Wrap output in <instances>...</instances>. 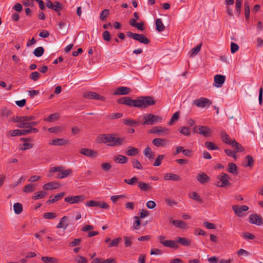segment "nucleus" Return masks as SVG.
Wrapping results in <instances>:
<instances>
[{
  "instance_id": "27",
  "label": "nucleus",
  "mask_w": 263,
  "mask_h": 263,
  "mask_svg": "<svg viewBox=\"0 0 263 263\" xmlns=\"http://www.w3.org/2000/svg\"><path fill=\"white\" fill-rule=\"evenodd\" d=\"M65 195L64 192L60 193L56 195L54 197H52L51 196L50 197L49 199L47 201V203H52L57 201L61 199Z\"/></svg>"
},
{
  "instance_id": "29",
  "label": "nucleus",
  "mask_w": 263,
  "mask_h": 263,
  "mask_svg": "<svg viewBox=\"0 0 263 263\" xmlns=\"http://www.w3.org/2000/svg\"><path fill=\"white\" fill-rule=\"evenodd\" d=\"M143 154L147 158L150 160H153L154 158V152L149 146L146 147L144 149Z\"/></svg>"
},
{
  "instance_id": "8",
  "label": "nucleus",
  "mask_w": 263,
  "mask_h": 263,
  "mask_svg": "<svg viewBox=\"0 0 263 263\" xmlns=\"http://www.w3.org/2000/svg\"><path fill=\"white\" fill-rule=\"evenodd\" d=\"M85 199L84 195L69 196L65 198V202L70 204H79L83 202Z\"/></svg>"
},
{
  "instance_id": "42",
  "label": "nucleus",
  "mask_w": 263,
  "mask_h": 263,
  "mask_svg": "<svg viewBox=\"0 0 263 263\" xmlns=\"http://www.w3.org/2000/svg\"><path fill=\"white\" fill-rule=\"evenodd\" d=\"M205 146L210 151L212 150H217L219 149V147L216 145L214 143L210 141H207L205 143Z\"/></svg>"
},
{
  "instance_id": "16",
  "label": "nucleus",
  "mask_w": 263,
  "mask_h": 263,
  "mask_svg": "<svg viewBox=\"0 0 263 263\" xmlns=\"http://www.w3.org/2000/svg\"><path fill=\"white\" fill-rule=\"evenodd\" d=\"M232 209L235 212V213L239 217L242 216L243 212L247 211L249 210V207L247 205H243L239 206L238 205H233Z\"/></svg>"
},
{
  "instance_id": "39",
  "label": "nucleus",
  "mask_w": 263,
  "mask_h": 263,
  "mask_svg": "<svg viewBox=\"0 0 263 263\" xmlns=\"http://www.w3.org/2000/svg\"><path fill=\"white\" fill-rule=\"evenodd\" d=\"M46 194L47 193L45 191H41L37 192L34 194L33 196H32V198L34 200L41 199L43 198L45 195H46Z\"/></svg>"
},
{
  "instance_id": "49",
  "label": "nucleus",
  "mask_w": 263,
  "mask_h": 263,
  "mask_svg": "<svg viewBox=\"0 0 263 263\" xmlns=\"http://www.w3.org/2000/svg\"><path fill=\"white\" fill-rule=\"evenodd\" d=\"M164 158V155H159L158 157L156 159L154 163H153V165L155 166H158L161 165L162 161L163 160Z\"/></svg>"
},
{
  "instance_id": "13",
  "label": "nucleus",
  "mask_w": 263,
  "mask_h": 263,
  "mask_svg": "<svg viewBox=\"0 0 263 263\" xmlns=\"http://www.w3.org/2000/svg\"><path fill=\"white\" fill-rule=\"evenodd\" d=\"M83 97L87 99H92L95 100H98L102 101H105V98L103 96H100L97 93L88 91L83 94Z\"/></svg>"
},
{
  "instance_id": "59",
  "label": "nucleus",
  "mask_w": 263,
  "mask_h": 263,
  "mask_svg": "<svg viewBox=\"0 0 263 263\" xmlns=\"http://www.w3.org/2000/svg\"><path fill=\"white\" fill-rule=\"evenodd\" d=\"M57 215L55 213L47 212L44 214V217L47 219H53L55 218Z\"/></svg>"
},
{
  "instance_id": "7",
  "label": "nucleus",
  "mask_w": 263,
  "mask_h": 263,
  "mask_svg": "<svg viewBox=\"0 0 263 263\" xmlns=\"http://www.w3.org/2000/svg\"><path fill=\"white\" fill-rule=\"evenodd\" d=\"M39 130L36 128H30L25 129H15L9 132L11 136L26 135L29 133H36Z\"/></svg>"
},
{
  "instance_id": "3",
  "label": "nucleus",
  "mask_w": 263,
  "mask_h": 263,
  "mask_svg": "<svg viewBox=\"0 0 263 263\" xmlns=\"http://www.w3.org/2000/svg\"><path fill=\"white\" fill-rule=\"evenodd\" d=\"M54 172H59L56 177L58 179H62L71 175L72 174V170L71 169L64 170L63 166H54L50 168V172L48 176L51 177L52 176L51 173Z\"/></svg>"
},
{
  "instance_id": "62",
  "label": "nucleus",
  "mask_w": 263,
  "mask_h": 263,
  "mask_svg": "<svg viewBox=\"0 0 263 263\" xmlns=\"http://www.w3.org/2000/svg\"><path fill=\"white\" fill-rule=\"evenodd\" d=\"M126 196L124 195H115L112 196L110 197V199L114 203H115L118 201L120 199L124 198Z\"/></svg>"
},
{
  "instance_id": "32",
  "label": "nucleus",
  "mask_w": 263,
  "mask_h": 263,
  "mask_svg": "<svg viewBox=\"0 0 263 263\" xmlns=\"http://www.w3.org/2000/svg\"><path fill=\"white\" fill-rule=\"evenodd\" d=\"M173 224L177 228L179 229H186L187 226L185 222L180 220H173Z\"/></svg>"
},
{
  "instance_id": "33",
  "label": "nucleus",
  "mask_w": 263,
  "mask_h": 263,
  "mask_svg": "<svg viewBox=\"0 0 263 263\" xmlns=\"http://www.w3.org/2000/svg\"><path fill=\"white\" fill-rule=\"evenodd\" d=\"M156 30L159 32L163 31L165 27L160 18H157L155 21Z\"/></svg>"
},
{
  "instance_id": "15",
  "label": "nucleus",
  "mask_w": 263,
  "mask_h": 263,
  "mask_svg": "<svg viewBox=\"0 0 263 263\" xmlns=\"http://www.w3.org/2000/svg\"><path fill=\"white\" fill-rule=\"evenodd\" d=\"M249 222L252 224L260 226L262 224V219L259 215L252 214L249 216Z\"/></svg>"
},
{
  "instance_id": "1",
  "label": "nucleus",
  "mask_w": 263,
  "mask_h": 263,
  "mask_svg": "<svg viewBox=\"0 0 263 263\" xmlns=\"http://www.w3.org/2000/svg\"><path fill=\"white\" fill-rule=\"evenodd\" d=\"M117 102L120 104L126 105L129 107H135L142 109L147 108L156 104V101L153 97L144 96L138 97L133 100L129 97H124L119 99Z\"/></svg>"
},
{
  "instance_id": "20",
  "label": "nucleus",
  "mask_w": 263,
  "mask_h": 263,
  "mask_svg": "<svg viewBox=\"0 0 263 263\" xmlns=\"http://www.w3.org/2000/svg\"><path fill=\"white\" fill-rule=\"evenodd\" d=\"M68 217L67 216H64L61 218L60 222L57 224V228L60 229L63 228L64 230L66 229L68 226Z\"/></svg>"
},
{
  "instance_id": "35",
  "label": "nucleus",
  "mask_w": 263,
  "mask_h": 263,
  "mask_svg": "<svg viewBox=\"0 0 263 263\" xmlns=\"http://www.w3.org/2000/svg\"><path fill=\"white\" fill-rule=\"evenodd\" d=\"M229 172L234 174L237 175V167L234 163H229L228 167Z\"/></svg>"
},
{
  "instance_id": "34",
  "label": "nucleus",
  "mask_w": 263,
  "mask_h": 263,
  "mask_svg": "<svg viewBox=\"0 0 263 263\" xmlns=\"http://www.w3.org/2000/svg\"><path fill=\"white\" fill-rule=\"evenodd\" d=\"M220 136L222 141L227 144H231L232 141L231 140L229 136L224 132L222 131L220 133Z\"/></svg>"
},
{
  "instance_id": "43",
  "label": "nucleus",
  "mask_w": 263,
  "mask_h": 263,
  "mask_svg": "<svg viewBox=\"0 0 263 263\" xmlns=\"http://www.w3.org/2000/svg\"><path fill=\"white\" fill-rule=\"evenodd\" d=\"M246 160L247 161V163L246 164H244L243 166L245 167H253L254 165V159L252 156L250 155L247 156L246 157Z\"/></svg>"
},
{
  "instance_id": "14",
  "label": "nucleus",
  "mask_w": 263,
  "mask_h": 263,
  "mask_svg": "<svg viewBox=\"0 0 263 263\" xmlns=\"http://www.w3.org/2000/svg\"><path fill=\"white\" fill-rule=\"evenodd\" d=\"M132 91L130 88L124 86L118 87L114 92L115 96L126 95L129 94Z\"/></svg>"
},
{
  "instance_id": "54",
  "label": "nucleus",
  "mask_w": 263,
  "mask_h": 263,
  "mask_svg": "<svg viewBox=\"0 0 263 263\" xmlns=\"http://www.w3.org/2000/svg\"><path fill=\"white\" fill-rule=\"evenodd\" d=\"M123 123L125 125L135 126L138 124V122L133 119H126L124 120Z\"/></svg>"
},
{
  "instance_id": "55",
  "label": "nucleus",
  "mask_w": 263,
  "mask_h": 263,
  "mask_svg": "<svg viewBox=\"0 0 263 263\" xmlns=\"http://www.w3.org/2000/svg\"><path fill=\"white\" fill-rule=\"evenodd\" d=\"M132 164L134 168L138 169V170H142L143 167L142 166L140 162L137 160V159H133L132 161Z\"/></svg>"
},
{
  "instance_id": "22",
  "label": "nucleus",
  "mask_w": 263,
  "mask_h": 263,
  "mask_svg": "<svg viewBox=\"0 0 263 263\" xmlns=\"http://www.w3.org/2000/svg\"><path fill=\"white\" fill-rule=\"evenodd\" d=\"M176 241L178 242V243H180L181 245L185 247L191 246L192 242L191 239L187 238L181 237H178L177 238Z\"/></svg>"
},
{
  "instance_id": "38",
  "label": "nucleus",
  "mask_w": 263,
  "mask_h": 263,
  "mask_svg": "<svg viewBox=\"0 0 263 263\" xmlns=\"http://www.w3.org/2000/svg\"><path fill=\"white\" fill-rule=\"evenodd\" d=\"M178 130L181 134L185 136H190L191 135V130L186 126L181 127Z\"/></svg>"
},
{
  "instance_id": "48",
  "label": "nucleus",
  "mask_w": 263,
  "mask_h": 263,
  "mask_svg": "<svg viewBox=\"0 0 263 263\" xmlns=\"http://www.w3.org/2000/svg\"><path fill=\"white\" fill-rule=\"evenodd\" d=\"M124 182L128 184L133 185L138 182V178L134 176L130 179H125L124 180Z\"/></svg>"
},
{
  "instance_id": "31",
  "label": "nucleus",
  "mask_w": 263,
  "mask_h": 263,
  "mask_svg": "<svg viewBox=\"0 0 263 263\" xmlns=\"http://www.w3.org/2000/svg\"><path fill=\"white\" fill-rule=\"evenodd\" d=\"M164 179L165 180H172L173 181H179L180 180V177L172 173H166L164 175Z\"/></svg>"
},
{
  "instance_id": "63",
  "label": "nucleus",
  "mask_w": 263,
  "mask_h": 263,
  "mask_svg": "<svg viewBox=\"0 0 263 263\" xmlns=\"http://www.w3.org/2000/svg\"><path fill=\"white\" fill-rule=\"evenodd\" d=\"M241 3L242 0H236V11L238 15L240 13Z\"/></svg>"
},
{
  "instance_id": "52",
  "label": "nucleus",
  "mask_w": 263,
  "mask_h": 263,
  "mask_svg": "<svg viewBox=\"0 0 263 263\" xmlns=\"http://www.w3.org/2000/svg\"><path fill=\"white\" fill-rule=\"evenodd\" d=\"M109 14L108 9H104L103 10L100 15V18L102 21H105L106 20L107 17L108 16Z\"/></svg>"
},
{
  "instance_id": "21",
  "label": "nucleus",
  "mask_w": 263,
  "mask_h": 263,
  "mask_svg": "<svg viewBox=\"0 0 263 263\" xmlns=\"http://www.w3.org/2000/svg\"><path fill=\"white\" fill-rule=\"evenodd\" d=\"M196 179L201 184H204L210 180V177L203 172L199 174L197 176Z\"/></svg>"
},
{
  "instance_id": "17",
  "label": "nucleus",
  "mask_w": 263,
  "mask_h": 263,
  "mask_svg": "<svg viewBox=\"0 0 263 263\" xmlns=\"http://www.w3.org/2000/svg\"><path fill=\"white\" fill-rule=\"evenodd\" d=\"M80 152L81 154L88 157H96L98 155L97 152L86 148H82Z\"/></svg>"
},
{
  "instance_id": "19",
  "label": "nucleus",
  "mask_w": 263,
  "mask_h": 263,
  "mask_svg": "<svg viewBox=\"0 0 263 263\" xmlns=\"http://www.w3.org/2000/svg\"><path fill=\"white\" fill-rule=\"evenodd\" d=\"M168 141L164 138H155L152 140V143L157 147H163L167 145Z\"/></svg>"
},
{
  "instance_id": "47",
  "label": "nucleus",
  "mask_w": 263,
  "mask_h": 263,
  "mask_svg": "<svg viewBox=\"0 0 263 263\" xmlns=\"http://www.w3.org/2000/svg\"><path fill=\"white\" fill-rule=\"evenodd\" d=\"M121 240V237H118L117 238H115V239L112 240L110 242V243H109L108 244V247L111 248V247H117L119 245Z\"/></svg>"
},
{
  "instance_id": "12",
  "label": "nucleus",
  "mask_w": 263,
  "mask_h": 263,
  "mask_svg": "<svg viewBox=\"0 0 263 263\" xmlns=\"http://www.w3.org/2000/svg\"><path fill=\"white\" fill-rule=\"evenodd\" d=\"M149 134H158L159 136H164L168 134V129L162 126H155L147 132Z\"/></svg>"
},
{
  "instance_id": "30",
  "label": "nucleus",
  "mask_w": 263,
  "mask_h": 263,
  "mask_svg": "<svg viewBox=\"0 0 263 263\" xmlns=\"http://www.w3.org/2000/svg\"><path fill=\"white\" fill-rule=\"evenodd\" d=\"M139 188L142 191H147L152 189V187L148 183L140 181L138 182Z\"/></svg>"
},
{
  "instance_id": "57",
  "label": "nucleus",
  "mask_w": 263,
  "mask_h": 263,
  "mask_svg": "<svg viewBox=\"0 0 263 263\" xmlns=\"http://www.w3.org/2000/svg\"><path fill=\"white\" fill-rule=\"evenodd\" d=\"M59 118L58 114H53L50 115L48 118L45 119L44 120L47 122H52L57 120Z\"/></svg>"
},
{
  "instance_id": "25",
  "label": "nucleus",
  "mask_w": 263,
  "mask_h": 263,
  "mask_svg": "<svg viewBox=\"0 0 263 263\" xmlns=\"http://www.w3.org/2000/svg\"><path fill=\"white\" fill-rule=\"evenodd\" d=\"M114 160L119 163L125 164L127 163L128 158L125 156L118 155L114 157Z\"/></svg>"
},
{
  "instance_id": "61",
  "label": "nucleus",
  "mask_w": 263,
  "mask_h": 263,
  "mask_svg": "<svg viewBox=\"0 0 263 263\" xmlns=\"http://www.w3.org/2000/svg\"><path fill=\"white\" fill-rule=\"evenodd\" d=\"M86 206H98L99 202L95 200H90L85 203Z\"/></svg>"
},
{
  "instance_id": "11",
  "label": "nucleus",
  "mask_w": 263,
  "mask_h": 263,
  "mask_svg": "<svg viewBox=\"0 0 263 263\" xmlns=\"http://www.w3.org/2000/svg\"><path fill=\"white\" fill-rule=\"evenodd\" d=\"M217 179L220 180L221 184H219V182H217V183H215V185L217 186L223 187L229 186L230 184V182L229 181V177L226 173H223L222 175L218 176Z\"/></svg>"
},
{
  "instance_id": "2",
  "label": "nucleus",
  "mask_w": 263,
  "mask_h": 263,
  "mask_svg": "<svg viewBox=\"0 0 263 263\" xmlns=\"http://www.w3.org/2000/svg\"><path fill=\"white\" fill-rule=\"evenodd\" d=\"M97 142L104 143L111 147L120 146L125 142L124 137H116L113 134H100L97 138Z\"/></svg>"
},
{
  "instance_id": "46",
  "label": "nucleus",
  "mask_w": 263,
  "mask_h": 263,
  "mask_svg": "<svg viewBox=\"0 0 263 263\" xmlns=\"http://www.w3.org/2000/svg\"><path fill=\"white\" fill-rule=\"evenodd\" d=\"M44 52V49L43 47H39L34 49L33 54L37 57H41Z\"/></svg>"
},
{
  "instance_id": "45",
  "label": "nucleus",
  "mask_w": 263,
  "mask_h": 263,
  "mask_svg": "<svg viewBox=\"0 0 263 263\" xmlns=\"http://www.w3.org/2000/svg\"><path fill=\"white\" fill-rule=\"evenodd\" d=\"M123 116L122 113H112L107 116L106 118L108 120H114L120 118Z\"/></svg>"
},
{
  "instance_id": "4",
  "label": "nucleus",
  "mask_w": 263,
  "mask_h": 263,
  "mask_svg": "<svg viewBox=\"0 0 263 263\" xmlns=\"http://www.w3.org/2000/svg\"><path fill=\"white\" fill-rule=\"evenodd\" d=\"M144 121L142 123L143 125H154L157 122L161 121V117L153 115L152 114H145L143 118Z\"/></svg>"
},
{
  "instance_id": "6",
  "label": "nucleus",
  "mask_w": 263,
  "mask_h": 263,
  "mask_svg": "<svg viewBox=\"0 0 263 263\" xmlns=\"http://www.w3.org/2000/svg\"><path fill=\"white\" fill-rule=\"evenodd\" d=\"M194 133H198L205 137H209L211 136L212 130L208 126L202 125L195 126L193 128Z\"/></svg>"
},
{
  "instance_id": "26",
  "label": "nucleus",
  "mask_w": 263,
  "mask_h": 263,
  "mask_svg": "<svg viewBox=\"0 0 263 263\" xmlns=\"http://www.w3.org/2000/svg\"><path fill=\"white\" fill-rule=\"evenodd\" d=\"M164 243V246L166 247H170L175 250L179 248V245L176 240H167L165 241Z\"/></svg>"
},
{
  "instance_id": "36",
  "label": "nucleus",
  "mask_w": 263,
  "mask_h": 263,
  "mask_svg": "<svg viewBox=\"0 0 263 263\" xmlns=\"http://www.w3.org/2000/svg\"><path fill=\"white\" fill-rule=\"evenodd\" d=\"M232 146L236 150V152H242L244 151L243 147L239 143L237 142L235 140H233L231 143Z\"/></svg>"
},
{
  "instance_id": "58",
  "label": "nucleus",
  "mask_w": 263,
  "mask_h": 263,
  "mask_svg": "<svg viewBox=\"0 0 263 263\" xmlns=\"http://www.w3.org/2000/svg\"><path fill=\"white\" fill-rule=\"evenodd\" d=\"M179 112H176L174 113L171 119V121L168 123V125H172L173 124V122L179 119Z\"/></svg>"
},
{
  "instance_id": "24",
  "label": "nucleus",
  "mask_w": 263,
  "mask_h": 263,
  "mask_svg": "<svg viewBox=\"0 0 263 263\" xmlns=\"http://www.w3.org/2000/svg\"><path fill=\"white\" fill-rule=\"evenodd\" d=\"M68 143V141L64 139H55L53 140L49 144L53 145H63Z\"/></svg>"
},
{
  "instance_id": "10",
  "label": "nucleus",
  "mask_w": 263,
  "mask_h": 263,
  "mask_svg": "<svg viewBox=\"0 0 263 263\" xmlns=\"http://www.w3.org/2000/svg\"><path fill=\"white\" fill-rule=\"evenodd\" d=\"M193 104L199 108H204L210 106L212 104V102L208 98L201 97L195 100Z\"/></svg>"
},
{
  "instance_id": "64",
  "label": "nucleus",
  "mask_w": 263,
  "mask_h": 263,
  "mask_svg": "<svg viewBox=\"0 0 263 263\" xmlns=\"http://www.w3.org/2000/svg\"><path fill=\"white\" fill-rule=\"evenodd\" d=\"M239 49V46L237 44L234 42H232L231 44V51L232 53H235Z\"/></svg>"
},
{
  "instance_id": "40",
  "label": "nucleus",
  "mask_w": 263,
  "mask_h": 263,
  "mask_svg": "<svg viewBox=\"0 0 263 263\" xmlns=\"http://www.w3.org/2000/svg\"><path fill=\"white\" fill-rule=\"evenodd\" d=\"M134 222L133 224V229L134 230H139L140 228V226L141 224L140 218L138 216H135L134 217Z\"/></svg>"
},
{
  "instance_id": "23",
  "label": "nucleus",
  "mask_w": 263,
  "mask_h": 263,
  "mask_svg": "<svg viewBox=\"0 0 263 263\" xmlns=\"http://www.w3.org/2000/svg\"><path fill=\"white\" fill-rule=\"evenodd\" d=\"M59 184L55 182H50L45 184L43 188L45 190H50L57 189L59 186Z\"/></svg>"
},
{
  "instance_id": "50",
  "label": "nucleus",
  "mask_w": 263,
  "mask_h": 263,
  "mask_svg": "<svg viewBox=\"0 0 263 263\" xmlns=\"http://www.w3.org/2000/svg\"><path fill=\"white\" fill-rule=\"evenodd\" d=\"M201 44H200L195 48H193L190 52V57H193L197 54L200 50L201 47Z\"/></svg>"
},
{
  "instance_id": "18",
  "label": "nucleus",
  "mask_w": 263,
  "mask_h": 263,
  "mask_svg": "<svg viewBox=\"0 0 263 263\" xmlns=\"http://www.w3.org/2000/svg\"><path fill=\"white\" fill-rule=\"evenodd\" d=\"M226 77L223 75L216 74L214 77L215 86L220 87L225 81Z\"/></svg>"
},
{
  "instance_id": "28",
  "label": "nucleus",
  "mask_w": 263,
  "mask_h": 263,
  "mask_svg": "<svg viewBox=\"0 0 263 263\" xmlns=\"http://www.w3.org/2000/svg\"><path fill=\"white\" fill-rule=\"evenodd\" d=\"M139 150L137 148L128 146L125 154L129 156H135L138 154Z\"/></svg>"
},
{
  "instance_id": "56",
  "label": "nucleus",
  "mask_w": 263,
  "mask_h": 263,
  "mask_svg": "<svg viewBox=\"0 0 263 263\" xmlns=\"http://www.w3.org/2000/svg\"><path fill=\"white\" fill-rule=\"evenodd\" d=\"M42 260L46 263H48L49 262H57V259L53 257H50L47 256H44L42 257L41 258Z\"/></svg>"
},
{
  "instance_id": "41",
  "label": "nucleus",
  "mask_w": 263,
  "mask_h": 263,
  "mask_svg": "<svg viewBox=\"0 0 263 263\" xmlns=\"http://www.w3.org/2000/svg\"><path fill=\"white\" fill-rule=\"evenodd\" d=\"M35 190V187L34 184H28L26 185L24 189L23 192L25 193H31L34 191Z\"/></svg>"
},
{
  "instance_id": "60",
  "label": "nucleus",
  "mask_w": 263,
  "mask_h": 263,
  "mask_svg": "<svg viewBox=\"0 0 263 263\" xmlns=\"http://www.w3.org/2000/svg\"><path fill=\"white\" fill-rule=\"evenodd\" d=\"M40 76V74L37 71H34L32 72L30 75V79L32 80L33 81H36Z\"/></svg>"
},
{
  "instance_id": "51",
  "label": "nucleus",
  "mask_w": 263,
  "mask_h": 263,
  "mask_svg": "<svg viewBox=\"0 0 263 263\" xmlns=\"http://www.w3.org/2000/svg\"><path fill=\"white\" fill-rule=\"evenodd\" d=\"M190 197L191 199L195 200L198 202H202L201 198L196 192H192L191 194H190Z\"/></svg>"
},
{
  "instance_id": "9",
  "label": "nucleus",
  "mask_w": 263,
  "mask_h": 263,
  "mask_svg": "<svg viewBox=\"0 0 263 263\" xmlns=\"http://www.w3.org/2000/svg\"><path fill=\"white\" fill-rule=\"evenodd\" d=\"M46 7L54 10L58 13L59 15H61L60 11L63 9V6L58 1L52 3L50 0H47L46 3Z\"/></svg>"
},
{
  "instance_id": "37",
  "label": "nucleus",
  "mask_w": 263,
  "mask_h": 263,
  "mask_svg": "<svg viewBox=\"0 0 263 263\" xmlns=\"http://www.w3.org/2000/svg\"><path fill=\"white\" fill-rule=\"evenodd\" d=\"M13 210L15 214H20L23 211V205L20 203H15L13 205Z\"/></svg>"
},
{
  "instance_id": "53",
  "label": "nucleus",
  "mask_w": 263,
  "mask_h": 263,
  "mask_svg": "<svg viewBox=\"0 0 263 263\" xmlns=\"http://www.w3.org/2000/svg\"><path fill=\"white\" fill-rule=\"evenodd\" d=\"M244 6L245 17L246 20H248L250 16V7L248 2H245Z\"/></svg>"
},
{
  "instance_id": "5",
  "label": "nucleus",
  "mask_w": 263,
  "mask_h": 263,
  "mask_svg": "<svg viewBox=\"0 0 263 263\" xmlns=\"http://www.w3.org/2000/svg\"><path fill=\"white\" fill-rule=\"evenodd\" d=\"M126 35L128 37L136 40L140 43L147 45L150 43L149 40L141 34H137L133 33L131 31H128L126 33Z\"/></svg>"
},
{
  "instance_id": "44",
  "label": "nucleus",
  "mask_w": 263,
  "mask_h": 263,
  "mask_svg": "<svg viewBox=\"0 0 263 263\" xmlns=\"http://www.w3.org/2000/svg\"><path fill=\"white\" fill-rule=\"evenodd\" d=\"M11 114L10 110L4 107L1 109V115L3 118L8 117Z\"/></svg>"
}]
</instances>
